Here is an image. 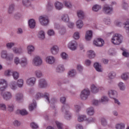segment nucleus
Here are the masks:
<instances>
[{"mask_svg": "<svg viewBox=\"0 0 129 129\" xmlns=\"http://www.w3.org/2000/svg\"><path fill=\"white\" fill-rule=\"evenodd\" d=\"M17 101L23 100V94L21 93L17 94Z\"/></svg>", "mask_w": 129, "mask_h": 129, "instance_id": "nucleus-50", "label": "nucleus"}, {"mask_svg": "<svg viewBox=\"0 0 129 129\" xmlns=\"http://www.w3.org/2000/svg\"><path fill=\"white\" fill-rule=\"evenodd\" d=\"M61 57L62 59H67V58H68V55H67V54H66V53L62 52L61 54Z\"/></svg>", "mask_w": 129, "mask_h": 129, "instance_id": "nucleus-57", "label": "nucleus"}, {"mask_svg": "<svg viewBox=\"0 0 129 129\" xmlns=\"http://www.w3.org/2000/svg\"><path fill=\"white\" fill-rule=\"evenodd\" d=\"M108 77L110 79H113L115 77V73L111 72L108 74Z\"/></svg>", "mask_w": 129, "mask_h": 129, "instance_id": "nucleus-49", "label": "nucleus"}, {"mask_svg": "<svg viewBox=\"0 0 129 129\" xmlns=\"http://www.w3.org/2000/svg\"><path fill=\"white\" fill-rule=\"evenodd\" d=\"M11 73L12 74L13 78L14 80H17V72L16 71H12L11 70H7L5 71L4 75L7 76V77H10L12 75Z\"/></svg>", "mask_w": 129, "mask_h": 129, "instance_id": "nucleus-7", "label": "nucleus"}, {"mask_svg": "<svg viewBox=\"0 0 129 129\" xmlns=\"http://www.w3.org/2000/svg\"><path fill=\"white\" fill-rule=\"evenodd\" d=\"M1 95L5 101H9V100H11L13 97L12 93L9 91L2 92Z\"/></svg>", "mask_w": 129, "mask_h": 129, "instance_id": "nucleus-3", "label": "nucleus"}, {"mask_svg": "<svg viewBox=\"0 0 129 129\" xmlns=\"http://www.w3.org/2000/svg\"><path fill=\"white\" fill-rule=\"evenodd\" d=\"M35 50V47L33 45H28L27 46V50L28 54H31L32 52H34Z\"/></svg>", "mask_w": 129, "mask_h": 129, "instance_id": "nucleus-30", "label": "nucleus"}, {"mask_svg": "<svg viewBox=\"0 0 129 129\" xmlns=\"http://www.w3.org/2000/svg\"><path fill=\"white\" fill-rule=\"evenodd\" d=\"M85 38L87 41H89V40H91V39L92 38V31L91 30L86 32Z\"/></svg>", "mask_w": 129, "mask_h": 129, "instance_id": "nucleus-18", "label": "nucleus"}, {"mask_svg": "<svg viewBox=\"0 0 129 129\" xmlns=\"http://www.w3.org/2000/svg\"><path fill=\"white\" fill-rule=\"evenodd\" d=\"M69 108H70V107L67 104L64 105L61 108V111L64 112L65 117L67 119H70V117L72 116L71 114L69 113V111H68Z\"/></svg>", "mask_w": 129, "mask_h": 129, "instance_id": "nucleus-2", "label": "nucleus"}, {"mask_svg": "<svg viewBox=\"0 0 129 129\" xmlns=\"http://www.w3.org/2000/svg\"><path fill=\"white\" fill-rule=\"evenodd\" d=\"M38 86L39 87H40V88H44L46 87L47 82H46V80H45L44 79H40L39 81Z\"/></svg>", "mask_w": 129, "mask_h": 129, "instance_id": "nucleus-15", "label": "nucleus"}, {"mask_svg": "<svg viewBox=\"0 0 129 129\" xmlns=\"http://www.w3.org/2000/svg\"><path fill=\"white\" fill-rule=\"evenodd\" d=\"M16 4L12 3L9 5V7L8 9V13L9 15H13L15 11H16Z\"/></svg>", "mask_w": 129, "mask_h": 129, "instance_id": "nucleus-12", "label": "nucleus"}, {"mask_svg": "<svg viewBox=\"0 0 129 129\" xmlns=\"http://www.w3.org/2000/svg\"><path fill=\"white\" fill-rule=\"evenodd\" d=\"M45 61L48 64H53L55 62V58L52 56H48L46 57Z\"/></svg>", "mask_w": 129, "mask_h": 129, "instance_id": "nucleus-16", "label": "nucleus"}, {"mask_svg": "<svg viewBox=\"0 0 129 129\" xmlns=\"http://www.w3.org/2000/svg\"><path fill=\"white\" fill-rule=\"evenodd\" d=\"M85 119H86V116L84 115H81L78 117V120L80 122H81V121H83V120H85Z\"/></svg>", "mask_w": 129, "mask_h": 129, "instance_id": "nucleus-37", "label": "nucleus"}, {"mask_svg": "<svg viewBox=\"0 0 129 129\" xmlns=\"http://www.w3.org/2000/svg\"><path fill=\"white\" fill-rule=\"evenodd\" d=\"M108 95L109 97H110V98H113L115 103H117L118 105H119V104H120V102H119L118 100L114 98V97H116V96H117V92H116V91L113 90H110L108 92Z\"/></svg>", "mask_w": 129, "mask_h": 129, "instance_id": "nucleus-5", "label": "nucleus"}, {"mask_svg": "<svg viewBox=\"0 0 129 129\" xmlns=\"http://www.w3.org/2000/svg\"><path fill=\"white\" fill-rule=\"evenodd\" d=\"M87 113L88 115H93L94 114V109L93 107L88 108Z\"/></svg>", "mask_w": 129, "mask_h": 129, "instance_id": "nucleus-26", "label": "nucleus"}, {"mask_svg": "<svg viewBox=\"0 0 129 129\" xmlns=\"http://www.w3.org/2000/svg\"><path fill=\"white\" fill-rule=\"evenodd\" d=\"M26 83L27 85H29V86H34L36 83V78L31 77L28 78L26 81Z\"/></svg>", "mask_w": 129, "mask_h": 129, "instance_id": "nucleus-14", "label": "nucleus"}, {"mask_svg": "<svg viewBox=\"0 0 129 129\" xmlns=\"http://www.w3.org/2000/svg\"><path fill=\"white\" fill-rule=\"evenodd\" d=\"M8 81L5 79L0 80V91H5L8 88Z\"/></svg>", "mask_w": 129, "mask_h": 129, "instance_id": "nucleus-6", "label": "nucleus"}, {"mask_svg": "<svg viewBox=\"0 0 129 129\" xmlns=\"http://www.w3.org/2000/svg\"><path fill=\"white\" fill-rule=\"evenodd\" d=\"M13 59H14V54L11 53L7 55L6 60H7L8 61H12Z\"/></svg>", "mask_w": 129, "mask_h": 129, "instance_id": "nucleus-47", "label": "nucleus"}, {"mask_svg": "<svg viewBox=\"0 0 129 129\" xmlns=\"http://www.w3.org/2000/svg\"><path fill=\"white\" fill-rule=\"evenodd\" d=\"M47 34L48 36H54L55 32H54V30L50 29L48 31Z\"/></svg>", "mask_w": 129, "mask_h": 129, "instance_id": "nucleus-54", "label": "nucleus"}, {"mask_svg": "<svg viewBox=\"0 0 129 129\" xmlns=\"http://www.w3.org/2000/svg\"><path fill=\"white\" fill-rule=\"evenodd\" d=\"M101 123H102V125H106V120L104 118H102L101 119Z\"/></svg>", "mask_w": 129, "mask_h": 129, "instance_id": "nucleus-61", "label": "nucleus"}, {"mask_svg": "<svg viewBox=\"0 0 129 129\" xmlns=\"http://www.w3.org/2000/svg\"><path fill=\"white\" fill-rule=\"evenodd\" d=\"M44 98H46V100H47L48 102L50 103V100H49V94L45 93L44 95Z\"/></svg>", "mask_w": 129, "mask_h": 129, "instance_id": "nucleus-60", "label": "nucleus"}, {"mask_svg": "<svg viewBox=\"0 0 129 129\" xmlns=\"http://www.w3.org/2000/svg\"><path fill=\"white\" fill-rule=\"evenodd\" d=\"M55 7L56 10H62V9H63V4L60 2H57L55 3Z\"/></svg>", "mask_w": 129, "mask_h": 129, "instance_id": "nucleus-22", "label": "nucleus"}, {"mask_svg": "<svg viewBox=\"0 0 129 129\" xmlns=\"http://www.w3.org/2000/svg\"><path fill=\"white\" fill-rule=\"evenodd\" d=\"M0 109L1 110H3V111H7V105L6 104L4 103H0Z\"/></svg>", "mask_w": 129, "mask_h": 129, "instance_id": "nucleus-38", "label": "nucleus"}, {"mask_svg": "<svg viewBox=\"0 0 129 129\" xmlns=\"http://www.w3.org/2000/svg\"><path fill=\"white\" fill-rule=\"evenodd\" d=\"M115 24L116 26H117V27H121V26L122 25V23H121V22L119 21H116L115 22Z\"/></svg>", "mask_w": 129, "mask_h": 129, "instance_id": "nucleus-59", "label": "nucleus"}, {"mask_svg": "<svg viewBox=\"0 0 129 129\" xmlns=\"http://www.w3.org/2000/svg\"><path fill=\"white\" fill-rule=\"evenodd\" d=\"M81 107L79 105H76L75 106V109L76 111L77 112H78L79 110H80Z\"/></svg>", "mask_w": 129, "mask_h": 129, "instance_id": "nucleus-64", "label": "nucleus"}, {"mask_svg": "<svg viewBox=\"0 0 129 129\" xmlns=\"http://www.w3.org/2000/svg\"><path fill=\"white\" fill-rule=\"evenodd\" d=\"M101 9V7L99 5H94V7L92 8V10L94 12H98L99 10Z\"/></svg>", "mask_w": 129, "mask_h": 129, "instance_id": "nucleus-44", "label": "nucleus"}, {"mask_svg": "<svg viewBox=\"0 0 129 129\" xmlns=\"http://www.w3.org/2000/svg\"><path fill=\"white\" fill-rule=\"evenodd\" d=\"M77 16L79 19H83L84 18V13L81 10H79L77 12Z\"/></svg>", "mask_w": 129, "mask_h": 129, "instance_id": "nucleus-31", "label": "nucleus"}, {"mask_svg": "<svg viewBox=\"0 0 129 129\" xmlns=\"http://www.w3.org/2000/svg\"><path fill=\"white\" fill-rule=\"evenodd\" d=\"M118 86L120 88V90H124V89H125V87L122 82H120L118 84Z\"/></svg>", "mask_w": 129, "mask_h": 129, "instance_id": "nucleus-48", "label": "nucleus"}, {"mask_svg": "<svg viewBox=\"0 0 129 129\" xmlns=\"http://www.w3.org/2000/svg\"><path fill=\"white\" fill-rule=\"evenodd\" d=\"M17 85L19 87H23L24 85V80L23 79H19L17 81Z\"/></svg>", "mask_w": 129, "mask_h": 129, "instance_id": "nucleus-36", "label": "nucleus"}, {"mask_svg": "<svg viewBox=\"0 0 129 129\" xmlns=\"http://www.w3.org/2000/svg\"><path fill=\"white\" fill-rule=\"evenodd\" d=\"M10 87L13 90H16V89L17 88V82H16V81L12 82L10 85Z\"/></svg>", "mask_w": 129, "mask_h": 129, "instance_id": "nucleus-27", "label": "nucleus"}, {"mask_svg": "<svg viewBox=\"0 0 129 129\" xmlns=\"http://www.w3.org/2000/svg\"><path fill=\"white\" fill-rule=\"evenodd\" d=\"M18 112H20V114L21 115H27V114H28V112L26 110H17V113Z\"/></svg>", "mask_w": 129, "mask_h": 129, "instance_id": "nucleus-46", "label": "nucleus"}, {"mask_svg": "<svg viewBox=\"0 0 129 129\" xmlns=\"http://www.w3.org/2000/svg\"><path fill=\"white\" fill-rule=\"evenodd\" d=\"M38 37L41 39V40H43V39H45V33L43 31H41L38 33Z\"/></svg>", "mask_w": 129, "mask_h": 129, "instance_id": "nucleus-34", "label": "nucleus"}, {"mask_svg": "<svg viewBox=\"0 0 129 129\" xmlns=\"http://www.w3.org/2000/svg\"><path fill=\"white\" fill-rule=\"evenodd\" d=\"M51 52L53 55H56V54H57L58 52H59V47H58L57 46H53L51 48Z\"/></svg>", "mask_w": 129, "mask_h": 129, "instance_id": "nucleus-19", "label": "nucleus"}, {"mask_svg": "<svg viewBox=\"0 0 129 129\" xmlns=\"http://www.w3.org/2000/svg\"><path fill=\"white\" fill-rule=\"evenodd\" d=\"M124 123H118L116 125L115 128L116 129H123L125 127Z\"/></svg>", "mask_w": 129, "mask_h": 129, "instance_id": "nucleus-33", "label": "nucleus"}, {"mask_svg": "<svg viewBox=\"0 0 129 129\" xmlns=\"http://www.w3.org/2000/svg\"><path fill=\"white\" fill-rule=\"evenodd\" d=\"M61 20L63 22H69V17L68 16V15L66 14L63 15V16L61 18Z\"/></svg>", "mask_w": 129, "mask_h": 129, "instance_id": "nucleus-45", "label": "nucleus"}, {"mask_svg": "<svg viewBox=\"0 0 129 129\" xmlns=\"http://www.w3.org/2000/svg\"><path fill=\"white\" fill-rule=\"evenodd\" d=\"M29 26L30 29H34L36 26V22L34 19H30L29 20Z\"/></svg>", "mask_w": 129, "mask_h": 129, "instance_id": "nucleus-20", "label": "nucleus"}, {"mask_svg": "<svg viewBox=\"0 0 129 129\" xmlns=\"http://www.w3.org/2000/svg\"><path fill=\"white\" fill-rule=\"evenodd\" d=\"M68 48L72 51L76 50L77 49V42L74 40L70 42L68 44Z\"/></svg>", "mask_w": 129, "mask_h": 129, "instance_id": "nucleus-10", "label": "nucleus"}, {"mask_svg": "<svg viewBox=\"0 0 129 129\" xmlns=\"http://www.w3.org/2000/svg\"><path fill=\"white\" fill-rule=\"evenodd\" d=\"M103 11H104V13L107 14V15H110L113 12V10L112 7H110L108 5H105L103 8Z\"/></svg>", "mask_w": 129, "mask_h": 129, "instance_id": "nucleus-11", "label": "nucleus"}, {"mask_svg": "<svg viewBox=\"0 0 129 129\" xmlns=\"http://www.w3.org/2000/svg\"><path fill=\"white\" fill-rule=\"evenodd\" d=\"M91 90L93 93H97V92L99 91L98 88L96 87L94 85H91Z\"/></svg>", "mask_w": 129, "mask_h": 129, "instance_id": "nucleus-29", "label": "nucleus"}, {"mask_svg": "<svg viewBox=\"0 0 129 129\" xmlns=\"http://www.w3.org/2000/svg\"><path fill=\"white\" fill-rule=\"evenodd\" d=\"M87 55L88 57L90 59H92L93 58H94L95 57V53H94V51L92 50H89L87 52Z\"/></svg>", "mask_w": 129, "mask_h": 129, "instance_id": "nucleus-23", "label": "nucleus"}, {"mask_svg": "<svg viewBox=\"0 0 129 129\" xmlns=\"http://www.w3.org/2000/svg\"><path fill=\"white\" fill-rule=\"evenodd\" d=\"M76 25L78 29H81V28L83 27V22L81 20H79L77 21Z\"/></svg>", "mask_w": 129, "mask_h": 129, "instance_id": "nucleus-35", "label": "nucleus"}, {"mask_svg": "<svg viewBox=\"0 0 129 129\" xmlns=\"http://www.w3.org/2000/svg\"><path fill=\"white\" fill-rule=\"evenodd\" d=\"M94 67L98 72H102V68H101V66L99 65V63L97 62L95 63Z\"/></svg>", "mask_w": 129, "mask_h": 129, "instance_id": "nucleus-21", "label": "nucleus"}, {"mask_svg": "<svg viewBox=\"0 0 129 129\" xmlns=\"http://www.w3.org/2000/svg\"><path fill=\"white\" fill-rule=\"evenodd\" d=\"M111 42L113 45H120L122 42V36L120 34H115L112 37Z\"/></svg>", "mask_w": 129, "mask_h": 129, "instance_id": "nucleus-1", "label": "nucleus"}, {"mask_svg": "<svg viewBox=\"0 0 129 129\" xmlns=\"http://www.w3.org/2000/svg\"><path fill=\"white\" fill-rule=\"evenodd\" d=\"M94 45L97 47H101L104 44V41L101 38H98L97 40H94L93 42Z\"/></svg>", "mask_w": 129, "mask_h": 129, "instance_id": "nucleus-13", "label": "nucleus"}, {"mask_svg": "<svg viewBox=\"0 0 129 129\" xmlns=\"http://www.w3.org/2000/svg\"><path fill=\"white\" fill-rule=\"evenodd\" d=\"M35 75L37 77L39 78V77H41L42 76V73L40 71H36L35 72Z\"/></svg>", "mask_w": 129, "mask_h": 129, "instance_id": "nucleus-56", "label": "nucleus"}, {"mask_svg": "<svg viewBox=\"0 0 129 129\" xmlns=\"http://www.w3.org/2000/svg\"><path fill=\"white\" fill-rule=\"evenodd\" d=\"M63 4L64 5L65 7H66V8H68V9H71V8H72V4L69 1H64Z\"/></svg>", "mask_w": 129, "mask_h": 129, "instance_id": "nucleus-24", "label": "nucleus"}, {"mask_svg": "<svg viewBox=\"0 0 129 129\" xmlns=\"http://www.w3.org/2000/svg\"><path fill=\"white\" fill-rule=\"evenodd\" d=\"M129 77V73H124L121 75V78L123 80H127Z\"/></svg>", "mask_w": 129, "mask_h": 129, "instance_id": "nucleus-43", "label": "nucleus"}, {"mask_svg": "<svg viewBox=\"0 0 129 129\" xmlns=\"http://www.w3.org/2000/svg\"><path fill=\"white\" fill-rule=\"evenodd\" d=\"M68 75L70 77H73V76H75V75H76V71L74 70L70 71L68 73Z\"/></svg>", "mask_w": 129, "mask_h": 129, "instance_id": "nucleus-42", "label": "nucleus"}, {"mask_svg": "<svg viewBox=\"0 0 129 129\" xmlns=\"http://www.w3.org/2000/svg\"><path fill=\"white\" fill-rule=\"evenodd\" d=\"M55 123L58 129H62V127L63 126V124L62 123H60L58 121H56Z\"/></svg>", "mask_w": 129, "mask_h": 129, "instance_id": "nucleus-52", "label": "nucleus"}, {"mask_svg": "<svg viewBox=\"0 0 129 129\" xmlns=\"http://www.w3.org/2000/svg\"><path fill=\"white\" fill-rule=\"evenodd\" d=\"M64 70H65V69H64V67L62 65H59L56 69V72L58 73L63 72Z\"/></svg>", "mask_w": 129, "mask_h": 129, "instance_id": "nucleus-32", "label": "nucleus"}, {"mask_svg": "<svg viewBox=\"0 0 129 129\" xmlns=\"http://www.w3.org/2000/svg\"><path fill=\"white\" fill-rule=\"evenodd\" d=\"M35 98L36 99H40V98H41V97H43V94H41L40 93H37L36 95H35Z\"/></svg>", "mask_w": 129, "mask_h": 129, "instance_id": "nucleus-55", "label": "nucleus"}, {"mask_svg": "<svg viewBox=\"0 0 129 129\" xmlns=\"http://www.w3.org/2000/svg\"><path fill=\"white\" fill-rule=\"evenodd\" d=\"M99 103H100V101L96 100H93V105H98Z\"/></svg>", "mask_w": 129, "mask_h": 129, "instance_id": "nucleus-63", "label": "nucleus"}, {"mask_svg": "<svg viewBox=\"0 0 129 129\" xmlns=\"http://www.w3.org/2000/svg\"><path fill=\"white\" fill-rule=\"evenodd\" d=\"M108 101V98L107 97L103 96L101 98V102H107Z\"/></svg>", "mask_w": 129, "mask_h": 129, "instance_id": "nucleus-51", "label": "nucleus"}, {"mask_svg": "<svg viewBox=\"0 0 129 129\" xmlns=\"http://www.w3.org/2000/svg\"><path fill=\"white\" fill-rule=\"evenodd\" d=\"M122 7L123 9L125 10L127 8V4H126L124 1L122 2Z\"/></svg>", "mask_w": 129, "mask_h": 129, "instance_id": "nucleus-62", "label": "nucleus"}, {"mask_svg": "<svg viewBox=\"0 0 129 129\" xmlns=\"http://www.w3.org/2000/svg\"><path fill=\"white\" fill-rule=\"evenodd\" d=\"M89 94H90V91H89V89H86L81 92L80 97L83 100H85L88 97Z\"/></svg>", "mask_w": 129, "mask_h": 129, "instance_id": "nucleus-8", "label": "nucleus"}, {"mask_svg": "<svg viewBox=\"0 0 129 129\" xmlns=\"http://www.w3.org/2000/svg\"><path fill=\"white\" fill-rule=\"evenodd\" d=\"M15 108V106L13 104H9L8 105V110L9 112H13L14 111V109Z\"/></svg>", "mask_w": 129, "mask_h": 129, "instance_id": "nucleus-40", "label": "nucleus"}, {"mask_svg": "<svg viewBox=\"0 0 129 129\" xmlns=\"http://www.w3.org/2000/svg\"><path fill=\"white\" fill-rule=\"evenodd\" d=\"M74 38L75 39V40H78L79 39V33L78 32H75L74 34Z\"/></svg>", "mask_w": 129, "mask_h": 129, "instance_id": "nucleus-58", "label": "nucleus"}, {"mask_svg": "<svg viewBox=\"0 0 129 129\" xmlns=\"http://www.w3.org/2000/svg\"><path fill=\"white\" fill-rule=\"evenodd\" d=\"M36 106L37 103H36V101H33V103L31 104L29 107L30 111H32L34 108H36Z\"/></svg>", "mask_w": 129, "mask_h": 129, "instance_id": "nucleus-28", "label": "nucleus"}, {"mask_svg": "<svg viewBox=\"0 0 129 129\" xmlns=\"http://www.w3.org/2000/svg\"><path fill=\"white\" fill-rule=\"evenodd\" d=\"M30 126H31L32 128L36 129L38 128L39 126L36 124L35 122H32L30 124Z\"/></svg>", "mask_w": 129, "mask_h": 129, "instance_id": "nucleus-53", "label": "nucleus"}, {"mask_svg": "<svg viewBox=\"0 0 129 129\" xmlns=\"http://www.w3.org/2000/svg\"><path fill=\"white\" fill-rule=\"evenodd\" d=\"M22 4L25 7H29V6H31V3L29 0H23Z\"/></svg>", "mask_w": 129, "mask_h": 129, "instance_id": "nucleus-41", "label": "nucleus"}, {"mask_svg": "<svg viewBox=\"0 0 129 129\" xmlns=\"http://www.w3.org/2000/svg\"><path fill=\"white\" fill-rule=\"evenodd\" d=\"M43 63V59L39 56H36L32 60L34 66H41Z\"/></svg>", "mask_w": 129, "mask_h": 129, "instance_id": "nucleus-4", "label": "nucleus"}, {"mask_svg": "<svg viewBox=\"0 0 129 129\" xmlns=\"http://www.w3.org/2000/svg\"><path fill=\"white\" fill-rule=\"evenodd\" d=\"M15 45H16V43L14 42H9L6 44V47L7 49H11Z\"/></svg>", "mask_w": 129, "mask_h": 129, "instance_id": "nucleus-39", "label": "nucleus"}, {"mask_svg": "<svg viewBox=\"0 0 129 129\" xmlns=\"http://www.w3.org/2000/svg\"><path fill=\"white\" fill-rule=\"evenodd\" d=\"M39 20L41 25L42 26H47L49 24V19L47 16H40Z\"/></svg>", "mask_w": 129, "mask_h": 129, "instance_id": "nucleus-9", "label": "nucleus"}, {"mask_svg": "<svg viewBox=\"0 0 129 129\" xmlns=\"http://www.w3.org/2000/svg\"><path fill=\"white\" fill-rule=\"evenodd\" d=\"M8 55V51L5 50L2 51L1 57H2L3 59H7Z\"/></svg>", "mask_w": 129, "mask_h": 129, "instance_id": "nucleus-25", "label": "nucleus"}, {"mask_svg": "<svg viewBox=\"0 0 129 129\" xmlns=\"http://www.w3.org/2000/svg\"><path fill=\"white\" fill-rule=\"evenodd\" d=\"M28 61L26 57H23L21 59V60L20 61L19 58H17V64H24V65H27Z\"/></svg>", "mask_w": 129, "mask_h": 129, "instance_id": "nucleus-17", "label": "nucleus"}]
</instances>
